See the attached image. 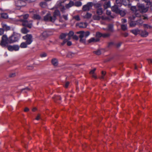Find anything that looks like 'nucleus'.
<instances>
[{
  "instance_id": "obj_1",
  "label": "nucleus",
  "mask_w": 152,
  "mask_h": 152,
  "mask_svg": "<svg viewBox=\"0 0 152 152\" xmlns=\"http://www.w3.org/2000/svg\"><path fill=\"white\" fill-rule=\"evenodd\" d=\"M76 33L79 34V37L80 38V42L83 43H86V38L90 34V32L88 31H83L77 32Z\"/></svg>"
},
{
  "instance_id": "obj_2",
  "label": "nucleus",
  "mask_w": 152,
  "mask_h": 152,
  "mask_svg": "<svg viewBox=\"0 0 152 152\" xmlns=\"http://www.w3.org/2000/svg\"><path fill=\"white\" fill-rule=\"evenodd\" d=\"M19 34L14 33L9 38V43H12L18 41L19 39Z\"/></svg>"
},
{
  "instance_id": "obj_3",
  "label": "nucleus",
  "mask_w": 152,
  "mask_h": 152,
  "mask_svg": "<svg viewBox=\"0 0 152 152\" xmlns=\"http://www.w3.org/2000/svg\"><path fill=\"white\" fill-rule=\"evenodd\" d=\"M8 43H9V38L6 35H3L2 37L0 43V45L2 47H4L7 46V45Z\"/></svg>"
},
{
  "instance_id": "obj_4",
  "label": "nucleus",
  "mask_w": 152,
  "mask_h": 152,
  "mask_svg": "<svg viewBox=\"0 0 152 152\" xmlns=\"http://www.w3.org/2000/svg\"><path fill=\"white\" fill-rule=\"evenodd\" d=\"M7 49L10 51H18L20 49V46L18 45H8L7 46Z\"/></svg>"
},
{
  "instance_id": "obj_5",
  "label": "nucleus",
  "mask_w": 152,
  "mask_h": 152,
  "mask_svg": "<svg viewBox=\"0 0 152 152\" xmlns=\"http://www.w3.org/2000/svg\"><path fill=\"white\" fill-rule=\"evenodd\" d=\"M44 20L45 21H50L53 22L55 20V17L52 16L51 14L49 13H48L44 17Z\"/></svg>"
},
{
  "instance_id": "obj_6",
  "label": "nucleus",
  "mask_w": 152,
  "mask_h": 152,
  "mask_svg": "<svg viewBox=\"0 0 152 152\" xmlns=\"http://www.w3.org/2000/svg\"><path fill=\"white\" fill-rule=\"evenodd\" d=\"M137 7L138 10L142 12H146L148 10L147 7H146L142 4L138 3L137 4Z\"/></svg>"
},
{
  "instance_id": "obj_7",
  "label": "nucleus",
  "mask_w": 152,
  "mask_h": 152,
  "mask_svg": "<svg viewBox=\"0 0 152 152\" xmlns=\"http://www.w3.org/2000/svg\"><path fill=\"white\" fill-rule=\"evenodd\" d=\"M32 37L31 34H27L26 36L23 37V39L26 40V42L27 44H30L32 42Z\"/></svg>"
},
{
  "instance_id": "obj_8",
  "label": "nucleus",
  "mask_w": 152,
  "mask_h": 152,
  "mask_svg": "<svg viewBox=\"0 0 152 152\" xmlns=\"http://www.w3.org/2000/svg\"><path fill=\"white\" fill-rule=\"evenodd\" d=\"M92 3L89 2L88 3L86 4L83 6L82 8L83 10L84 11H88L93 6Z\"/></svg>"
},
{
  "instance_id": "obj_9",
  "label": "nucleus",
  "mask_w": 152,
  "mask_h": 152,
  "mask_svg": "<svg viewBox=\"0 0 152 152\" xmlns=\"http://www.w3.org/2000/svg\"><path fill=\"white\" fill-rule=\"evenodd\" d=\"M27 0H18L15 1V5L18 7H21L26 5L25 1Z\"/></svg>"
},
{
  "instance_id": "obj_10",
  "label": "nucleus",
  "mask_w": 152,
  "mask_h": 152,
  "mask_svg": "<svg viewBox=\"0 0 152 152\" xmlns=\"http://www.w3.org/2000/svg\"><path fill=\"white\" fill-rule=\"evenodd\" d=\"M20 21L22 22V25L24 26H27L29 28H31L32 26V21H30L29 22L27 20L20 19Z\"/></svg>"
},
{
  "instance_id": "obj_11",
  "label": "nucleus",
  "mask_w": 152,
  "mask_h": 152,
  "mask_svg": "<svg viewBox=\"0 0 152 152\" xmlns=\"http://www.w3.org/2000/svg\"><path fill=\"white\" fill-rule=\"evenodd\" d=\"M51 63L54 67H57L59 64L58 59L56 58H53L51 60Z\"/></svg>"
},
{
  "instance_id": "obj_12",
  "label": "nucleus",
  "mask_w": 152,
  "mask_h": 152,
  "mask_svg": "<svg viewBox=\"0 0 152 152\" xmlns=\"http://www.w3.org/2000/svg\"><path fill=\"white\" fill-rule=\"evenodd\" d=\"M118 6V5H115L112 7V10L117 13L120 12V9Z\"/></svg>"
},
{
  "instance_id": "obj_13",
  "label": "nucleus",
  "mask_w": 152,
  "mask_h": 152,
  "mask_svg": "<svg viewBox=\"0 0 152 152\" xmlns=\"http://www.w3.org/2000/svg\"><path fill=\"white\" fill-rule=\"evenodd\" d=\"M48 36V33L47 31L44 32L40 36V39L41 40H44Z\"/></svg>"
},
{
  "instance_id": "obj_14",
  "label": "nucleus",
  "mask_w": 152,
  "mask_h": 152,
  "mask_svg": "<svg viewBox=\"0 0 152 152\" xmlns=\"http://www.w3.org/2000/svg\"><path fill=\"white\" fill-rule=\"evenodd\" d=\"M76 26H78L80 28H85L87 26V24L86 23H83L81 22L79 23H77Z\"/></svg>"
},
{
  "instance_id": "obj_15",
  "label": "nucleus",
  "mask_w": 152,
  "mask_h": 152,
  "mask_svg": "<svg viewBox=\"0 0 152 152\" xmlns=\"http://www.w3.org/2000/svg\"><path fill=\"white\" fill-rule=\"evenodd\" d=\"M100 40L99 39L96 37H92L88 41L89 43L95 42H99Z\"/></svg>"
},
{
  "instance_id": "obj_16",
  "label": "nucleus",
  "mask_w": 152,
  "mask_h": 152,
  "mask_svg": "<svg viewBox=\"0 0 152 152\" xmlns=\"http://www.w3.org/2000/svg\"><path fill=\"white\" fill-rule=\"evenodd\" d=\"M68 39H64L63 42L61 43L62 45H63L65 43H67V45L69 46L72 45V43L71 42L69 41Z\"/></svg>"
},
{
  "instance_id": "obj_17",
  "label": "nucleus",
  "mask_w": 152,
  "mask_h": 152,
  "mask_svg": "<svg viewBox=\"0 0 152 152\" xmlns=\"http://www.w3.org/2000/svg\"><path fill=\"white\" fill-rule=\"evenodd\" d=\"M130 32H132V33L134 34L135 35H136L139 34L140 32V30L137 28V29H134L130 31Z\"/></svg>"
},
{
  "instance_id": "obj_18",
  "label": "nucleus",
  "mask_w": 152,
  "mask_h": 152,
  "mask_svg": "<svg viewBox=\"0 0 152 152\" xmlns=\"http://www.w3.org/2000/svg\"><path fill=\"white\" fill-rule=\"evenodd\" d=\"M74 2L72 1H70L68 4H66L65 7L66 8H69L74 5Z\"/></svg>"
},
{
  "instance_id": "obj_19",
  "label": "nucleus",
  "mask_w": 152,
  "mask_h": 152,
  "mask_svg": "<svg viewBox=\"0 0 152 152\" xmlns=\"http://www.w3.org/2000/svg\"><path fill=\"white\" fill-rule=\"evenodd\" d=\"M107 30L111 32L113 31V24H109L107 26Z\"/></svg>"
},
{
  "instance_id": "obj_20",
  "label": "nucleus",
  "mask_w": 152,
  "mask_h": 152,
  "mask_svg": "<svg viewBox=\"0 0 152 152\" xmlns=\"http://www.w3.org/2000/svg\"><path fill=\"white\" fill-rule=\"evenodd\" d=\"M141 36L143 37H146L148 35V33L146 31H142L141 32Z\"/></svg>"
},
{
  "instance_id": "obj_21",
  "label": "nucleus",
  "mask_w": 152,
  "mask_h": 152,
  "mask_svg": "<svg viewBox=\"0 0 152 152\" xmlns=\"http://www.w3.org/2000/svg\"><path fill=\"white\" fill-rule=\"evenodd\" d=\"M74 34V33L72 31H70L69 33H66L68 37L67 39H68V40L70 39L71 37L73 36Z\"/></svg>"
},
{
  "instance_id": "obj_22",
  "label": "nucleus",
  "mask_w": 152,
  "mask_h": 152,
  "mask_svg": "<svg viewBox=\"0 0 152 152\" xmlns=\"http://www.w3.org/2000/svg\"><path fill=\"white\" fill-rule=\"evenodd\" d=\"M27 44L26 42H23L21 43L20 45V47L21 48H26L27 47Z\"/></svg>"
},
{
  "instance_id": "obj_23",
  "label": "nucleus",
  "mask_w": 152,
  "mask_h": 152,
  "mask_svg": "<svg viewBox=\"0 0 152 152\" xmlns=\"http://www.w3.org/2000/svg\"><path fill=\"white\" fill-rule=\"evenodd\" d=\"M60 12L58 10H56L54 12L53 17H54L55 18V20L56 19V16H60Z\"/></svg>"
},
{
  "instance_id": "obj_24",
  "label": "nucleus",
  "mask_w": 152,
  "mask_h": 152,
  "mask_svg": "<svg viewBox=\"0 0 152 152\" xmlns=\"http://www.w3.org/2000/svg\"><path fill=\"white\" fill-rule=\"evenodd\" d=\"M1 24L3 28L4 29V30H9L10 29V27L7 26V25L5 24L4 23H2Z\"/></svg>"
},
{
  "instance_id": "obj_25",
  "label": "nucleus",
  "mask_w": 152,
  "mask_h": 152,
  "mask_svg": "<svg viewBox=\"0 0 152 152\" xmlns=\"http://www.w3.org/2000/svg\"><path fill=\"white\" fill-rule=\"evenodd\" d=\"M67 36L66 33H62L61 34L59 37V38L61 39H66V37Z\"/></svg>"
},
{
  "instance_id": "obj_26",
  "label": "nucleus",
  "mask_w": 152,
  "mask_h": 152,
  "mask_svg": "<svg viewBox=\"0 0 152 152\" xmlns=\"http://www.w3.org/2000/svg\"><path fill=\"white\" fill-rule=\"evenodd\" d=\"M110 1L105 2L104 4V7L105 9L110 7Z\"/></svg>"
},
{
  "instance_id": "obj_27",
  "label": "nucleus",
  "mask_w": 152,
  "mask_h": 152,
  "mask_svg": "<svg viewBox=\"0 0 152 152\" xmlns=\"http://www.w3.org/2000/svg\"><path fill=\"white\" fill-rule=\"evenodd\" d=\"M29 31L26 28H23L21 29V32L22 33L24 34L28 33Z\"/></svg>"
},
{
  "instance_id": "obj_28",
  "label": "nucleus",
  "mask_w": 152,
  "mask_h": 152,
  "mask_svg": "<svg viewBox=\"0 0 152 152\" xmlns=\"http://www.w3.org/2000/svg\"><path fill=\"white\" fill-rule=\"evenodd\" d=\"M40 6L42 8H45L47 6V4L45 2H42L40 3Z\"/></svg>"
},
{
  "instance_id": "obj_29",
  "label": "nucleus",
  "mask_w": 152,
  "mask_h": 152,
  "mask_svg": "<svg viewBox=\"0 0 152 152\" xmlns=\"http://www.w3.org/2000/svg\"><path fill=\"white\" fill-rule=\"evenodd\" d=\"M92 16V14L89 13L87 12L85 15L83 16L84 18H89Z\"/></svg>"
},
{
  "instance_id": "obj_30",
  "label": "nucleus",
  "mask_w": 152,
  "mask_h": 152,
  "mask_svg": "<svg viewBox=\"0 0 152 152\" xmlns=\"http://www.w3.org/2000/svg\"><path fill=\"white\" fill-rule=\"evenodd\" d=\"M96 13L99 15H101L102 14V10L101 7H99L98 8Z\"/></svg>"
},
{
  "instance_id": "obj_31",
  "label": "nucleus",
  "mask_w": 152,
  "mask_h": 152,
  "mask_svg": "<svg viewBox=\"0 0 152 152\" xmlns=\"http://www.w3.org/2000/svg\"><path fill=\"white\" fill-rule=\"evenodd\" d=\"M82 5V3L80 1H76L74 5L76 7H79L81 6Z\"/></svg>"
},
{
  "instance_id": "obj_32",
  "label": "nucleus",
  "mask_w": 152,
  "mask_h": 152,
  "mask_svg": "<svg viewBox=\"0 0 152 152\" xmlns=\"http://www.w3.org/2000/svg\"><path fill=\"white\" fill-rule=\"evenodd\" d=\"M102 37V34L99 32H97L96 33V37L99 39L100 37Z\"/></svg>"
},
{
  "instance_id": "obj_33",
  "label": "nucleus",
  "mask_w": 152,
  "mask_h": 152,
  "mask_svg": "<svg viewBox=\"0 0 152 152\" xmlns=\"http://www.w3.org/2000/svg\"><path fill=\"white\" fill-rule=\"evenodd\" d=\"M73 19H74L77 21H80V16L79 15H77L74 16L73 17Z\"/></svg>"
},
{
  "instance_id": "obj_34",
  "label": "nucleus",
  "mask_w": 152,
  "mask_h": 152,
  "mask_svg": "<svg viewBox=\"0 0 152 152\" xmlns=\"http://www.w3.org/2000/svg\"><path fill=\"white\" fill-rule=\"evenodd\" d=\"M1 17L2 18L4 19H6L8 18V15L6 13H1Z\"/></svg>"
},
{
  "instance_id": "obj_35",
  "label": "nucleus",
  "mask_w": 152,
  "mask_h": 152,
  "mask_svg": "<svg viewBox=\"0 0 152 152\" xmlns=\"http://www.w3.org/2000/svg\"><path fill=\"white\" fill-rule=\"evenodd\" d=\"M64 2V1L62 2L61 1H58L57 3V7H61L62 6V4Z\"/></svg>"
},
{
  "instance_id": "obj_36",
  "label": "nucleus",
  "mask_w": 152,
  "mask_h": 152,
  "mask_svg": "<svg viewBox=\"0 0 152 152\" xmlns=\"http://www.w3.org/2000/svg\"><path fill=\"white\" fill-rule=\"evenodd\" d=\"M93 18V19L95 20H99L101 18L99 16L96 15H94Z\"/></svg>"
},
{
  "instance_id": "obj_37",
  "label": "nucleus",
  "mask_w": 152,
  "mask_h": 152,
  "mask_svg": "<svg viewBox=\"0 0 152 152\" xmlns=\"http://www.w3.org/2000/svg\"><path fill=\"white\" fill-rule=\"evenodd\" d=\"M143 21L142 20L141 18L139 20L136 21L137 24L138 25H141L143 23Z\"/></svg>"
},
{
  "instance_id": "obj_38",
  "label": "nucleus",
  "mask_w": 152,
  "mask_h": 152,
  "mask_svg": "<svg viewBox=\"0 0 152 152\" xmlns=\"http://www.w3.org/2000/svg\"><path fill=\"white\" fill-rule=\"evenodd\" d=\"M74 55V53L71 52H69L68 53L67 56L69 58H72L73 56Z\"/></svg>"
},
{
  "instance_id": "obj_39",
  "label": "nucleus",
  "mask_w": 152,
  "mask_h": 152,
  "mask_svg": "<svg viewBox=\"0 0 152 152\" xmlns=\"http://www.w3.org/2000/svg\"><path fill=\"white\" fill-rule=\"evenodd\" d=\"M122 29L124 31L126 30L127 29V25L126 24H122L121 25Z\"/></svg>"
},
{
  "instance_id": "obj_40",
  "label": "nucleus",
  "mask_w": 152,
  "mask_h": 152,
  "mask_svg": "<svg viewBox=\"0 0 152 152\" xmlns=\"http://www.w3.org/2000/svg\"><path fill=\"white\" fill-rule=\"evenodd\" d=\"M110 36V34L109 33L102 34V37L104 38L109 37Z\"/></svg>"
},
{
  "instance_id": "obj_41",
  "label": "nucleus",
  "mask_w": 152,
  "mask_h": 152,
  "mask_svg": "<svg viewBox=\"0 0 152 152\" xmlns=\"http://www.w3.org/2000/svg\"><path fill=\"white\" fill-rule=\"evenodd\" d=\"M34 18L36 19L39 20L40 19L41 17L40 16L38 15L35 14L34 16Z\"/></svg>"
},
{
  "instance_id": "obj_42",
  "label": "nucleus",
  "mask_w": 152,
  "mask_h": 152,
  "mask_svg": "<svg viewBox=\"0 0 152 152\" xmlns=\"http://www.w3.org/2000/svg\"><path fill=\"white\" fill-rule=\"evenodd\" d=\"M136 25H137L136 22H131L130 24V26L132 27H134Z\"/></svg>"
},
{
  "instance_id": "obj_43",
  "label": "nucleus",
  "mask_w": 152,
  "mask_h": 152,
  "mask_svg": "<svg viewBox=\"0 0 152 152\" xmlns=\"http://www.w3.org/2000/svg\"><path fill=\"white\" fill-rule=\"evenodd\" d=\"M94 53L97 55H100L101 53V51L99 50H98L96 51H94Z\"/></svg>"
},
{
  "instance_id": "obj_44",
  "label": "nucleus",
  "mask_w": 152,
  "mask_h": 152,
  "mask_svg": "<svg viewBox=\"0 0 152 152\" xmlns=\"http://www.w3.org/2000/svg\"><path fill=\"white\" fill-rule=\"evenodd\" d=\"M101 18L103 20H107L109 19V17H107L105 16H102L101 17Z\"/></svg>"
},
{
  "instance_id": "obj_45",
  "label": "nucleus",
  "mask_w": 152,
  "mask_h": 152,
  "mask_svg": "<svg viewBox=\"0 0 152 152\" xmlns=\"http://www.w3.org/2000/svg\"><path fill=\"white\" fill-rule=\"evenodd\" d=\"M16 73H10L9 76V77L10 78H13L15 77Z\"/></svg>"
},
{
  "instance_id": "obj_46",
  "label": "nucleus",
  "mask_w": 152,
  "mask_h": 152,
  "mask_svg": "<svg viewBox=\"0 0 152 152\" xmlns=\"http://www.w3.org/2000/svg\"><path fill=\"white\" fill-rule=\"evenodd\" d=\"M106 73V72L104 71H102V76L101 77H99V78L101 79H104V76L105 75V74Z\"/></svg>"
},
{
  "instance_id": "obj_47",
  "label": "nucleus",
  "mask_w": 152,
  "mask_h": 152,
  "mask_svg": "<svg viewBox=\"0 0 152 152\" xmlns=\"http://www.w3.org/2000/svg\"><path fill=\"white\" fill-rule=\"evenodd\" d=\"M129 3V0H123L122 3L126 5Z\"/></svg>"
},
{
  "instance_id": "obj_48",
  "label": "nucleus",
  "mask_w": 152,
  "mask_h": 152,
  "mask_svg": "<svg viewBox=\"0 0 152 152\" xmlns=\"http://www.w3.org/2000/svg\"><path fill=\"white\" fill-rule=\"evenodd\" d=\"M96 69L94 68L93 69L91 70L90 72H89V74L92 75L94 74V72Z\"/></svg>"
},
{
  "instance_id": "obj_49",
  "label": "nucleus",
  "mask_w": 152,
  "mask_h": 152,
  "mask_svg": "<svg viewBox=\"0 0 152 152\" xmlns=\"http://www.w3.org/2000/svg\"><path fill=\"white\" fill-rule=\"evenodd\" d=\"M68 14L65 15H63L62 16V17L65 20H67L68 19Z\"/></svg>"
},
{
  "instance_id": "obj_50",
  "label": "nucleus",
  "mask_w": 152,
  "mask_h": 152,
  "mask_svg": "<svg viewBox=\"0 0 152 152\" xmlns=\"http://www.w3.org/2000/svg\"><path fill=\"white\" fill-rule=\"evenodd\" d=\"M141 16L140 15V14L136 12L135 13L134 15L133 16V17L134 18L136 17H140Z\"/></svg>"
},
{
  "instance_id": "obj_51",
  "label": "nucleus",
  "mask_w": 152,
  "mask_h": 152,
  "mask_svg": "<svg viewBox=\"0 0 152 152\" xmlns=\"http://www.w3.org/2000/svg\"><path fill=\"white\" fill-rule=\"evenodd\" d=\"M114 45V43L113 42H110L108 43V47H112Z\"/></svg>"
},
{
  "instance_id": "obj_52",
  "label": "nucleus",
  "mask_w": 152,
  "mask_h": 152,
  "mask_svg": "<svg viewBox=\"0 0 152 152\" xmlns=\"http://www.w3.org/2000/svg\"><path fill=\"white\" fill-rule=\"evenodd\" d=\"M20 16L21 17H23L24 19H26L28 17V15L26 14L24 15H22Z\"/></svg>"
},
{
  "instance_id": "obj_53",
  "label": "nucleus",
  "mask_w": 152,
  "mask_h": 152,
  "mask_svg": "<svg viewBox=\"0 0 152 152\" xmlns=\"http://www.w3.org/2000/svg\"><path fill=\"white\" fill-rule=\"evenodd\" d=\"M143 27L144 28H150L151 27L147 24H144L143 25Z\"/></svg>"
},
{
  "instance_id": "obj_54",
  "label": "nucleus",
  "mask_w": 152,
  "mask_h": 152,
  "mask_svg": "<svg viewBox=\"0 0 152 152\" xmlns=\"http://www.w3.org/2000/svg\"><path fill=\"white\" fill-rule=\"evenodd\" d=\"M118 13H120V15L122 16H123L125 15V13L124 11H122L120 10V12H119Z\"/></svg>"
},
{
  "instance_id": "obj_55",
  "label": "nucleus",
  "mask_w": 152,
  "mask_h": 152,
  "mask_svg": "<svg viewBox=\"0 0 152 152\" xmlns=\"http://www.w3.org/2000/svg\"><path fill=\"white\" fill-rule=\"evenodd\" d=\"M60 9L61 11L63 12L65 10V8L64 6H62L60 7Z\"/></svg>"
},
{
  "instance_id": "obj_56",
  "label": "nucleus",
  "mask_w": 152,
  "mask_h": 152,
  "mask_svg": "<svg viewBox=\"0 0 152 152\" xmlns=\"http://www.w3.org/2000/svg\"><path fill=\"white\" fill-rule=\"evenodd\" d=\"M123 0H116V2L117 4H120L122 3Z\"/></svg>"
},
{
  "instance_id": "obj_57",
  "label": "nucleus",
  "mask_w": 152,
  "mask_h": 152,
  "mask_svg": "<svg viewBox=\"0 0 152 152\" xmlns=\"http://www.w3.org/2000/svg\"><path fill=\"white\" fill-rule=\"evenodd\" d=\"M40 56L41 57H45L47 56V54L46 53H43L42 54H41L40 55Z\"/></svg>"
},
{
  "instance_id": "obj_58",
  "label": "nucleus",
  "mask_w": 152,
  "mask_h": 152,
  "mask_svg": "<svg viewBox=\"0 0 152 152\" xmlns=\"http://www.w3.org/2000/svg\"><path fill=\"white\" fill-rule=\"evenodd\" d=\"M121 44H122V42H119L118 43H117L116 44V46L118 48L119 47L121 46Z\"/></svg>"
},
{
  "instance_id": "obj_59",
  "label": "nucleus",
  "mask_w": 152,
  "mask_h": 152,
  "mask_svg": "<svg viewBox=\"0 0 152 152\" xmlns=\"http://www.w3.org/2000/svg\"><path fill=\"white\" fill-rule=\"evenodd\" d=\"M73 38L76 40H78V37L77 36L75 35L73 36Z\"/></svg>"
},
{
  "instance_id": "obj_60",
  "label": "nucleus",
  "mask_w": 152,
  "mask_h": 152,
  "mask_svg": "<svg viewBox=\"0 0 152 152\" xmlns=\"http://www.w3.org/2000/svg\"><path fill=\"white\" fill-rule=\"evenodd\" d=\"M95 6L96 7H98V8L101 7V5L99 4H96L95 5Z\"/></svg>"
},
{
  "instance_id": "obj_61",
  "label": "nucleus",
  "mask_w": 152,
  "mask_h": 152,
  "mask_svg": "<svg viewBox=\"0 0 152 152\" xmlns=\"http://www.w3.org/2000/svg\"><path fill=\"white\" fill-rule=\"evenodd\" d=\"M40 119V115L39 114H38L35 118V119L37 120H39Z\"/></svg>"
},
{
  "instance_id": "obj_62",
  "label": "nucleus",
  "mask_w": 152,
  "mask_h": 152,
  "mask_svg": "<svg viewBox=\"0 0 152 152\" xmlns=\"http://www.w3.org/2000/svg\"><path fill=\"white\" fill-rule=\"evenodd\" d=\"M28 69H32L33 68V66L31 65H29L27 66Z\"/></svg>"
},
{
  "instance_id": "obj_63",
  "label": "nucleus",
  "mask_w": 152,
  "mask_h": 152,
  "mask_svg": "<svg viewBox=\"0 0 152 152\" xmlns=\"http://www.w3.org/2000/svg\"><path fill=\"white\" fill-rule=\"evenodd\" d=\"M4 30L2 28H0V35H2L4 33Z\"/></svg>"
},
{
  "instance_id": "obj_64",
  "label": "nucleus",
  "mask_w": 152,
  "mask_h": 152,
  "mask_svg": "<svg viewBox=\"0 0 152 152\" xmlns=\"http://www.w3.org/2000/svg\"><path fill=\"white\" fill-rule=\"evenodd\" d=\"M143 1L146 2L148 4H151V2L150 1V0H143Z\"/></svg>"
}]
</instances>
